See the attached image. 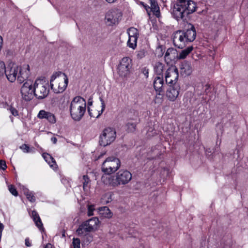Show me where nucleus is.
Segmentation results:
<instances>
[{
  "label": "nucleus",
  "instance_id": "32",
  "mask_svg": "<svg viewBox=\"0 0 248 248\" xmlns=\"http://www.w3.org/2000/svg\"><path fill=\"white\" fill-rule=\"evenodd\" d=\"M25 195L27 198L31 202H34L35 201V198L32 192L27 190L25 192Z\"/></svg>",
  "mask_w": 248,
  "mask_h": 248
},
{
  "label": "nucleus",
  "instance_id": "13",
  "mask_svg": "<svg viewBox=\"0 0 248 248\" xmlns=\"http://www.w3.org/2000/svg\"><path fill=\"white\" fill-rule=\"evenodd\" d=\"M122 16L121 12L118 9H111L108 11L106 14V23L109 26L116 24L121 19Z\"/></svg>",
  "mask_w": 248,
  "mask_h": 248
},
{
  "label": "nucleus",
  "instance_id": "11",
  "mask_svg": "<svg viewBox=\"0 0 248 248\" xmlns=\"http://www.w3.org/2000/svg\"><path fill=\"white\" fill-rule=\"evenodd\" d=\"M132 66V60L128 57L123 58L117 67V73L122 78L127 77Z\"/></svg>",
  "mask_w": 248,
  "mask_h": 248
},
{
  "label": "nucleus",
  "instance_id": "4",
  "mask_svg": "<svg viewBox=\"0 0 248 248\" xmlns=\"http://www.w3.org/2000/svg\"><path fill=\"white\" fill-rule=\"evenodd\" d=\"M85 100L79 96L75 97L72 100L70 106V112L72 119L77 121H80L86 111Z\"/></svg>",
  "mask_w": 248,
  "mask_h": 248
},
{
  "label": "nucleus",
  "instance_id": "51",
  "mask_svg": "<svg viewBox=\"0 0 248 248\" xmlns=\"http://www.w3.org/2000/svg\"><path fill=\"white\" fill-rule=\"evenodd\" d=\"M103 155V154L101 155H99L98 156V158H100L101 157V156H102Z\"/></svg>",
  "mask_w": 248,
  "mask_h": 248
},
{
  "label": "nucleus",
  "instance_id": "6",
  "mask_svg": "<svg viewBox=\"0 0 248 248\" xmlns=\"http://www.w3.org/2000/svg\"><path fill=\"white\" fill-rule=\"evenodd\" d=\"M99 221L97 217H92L79 225L76 232L80 236H84L90 232L96 230L99 226Z\"/></svg>",
  "mask_w": 248,
  "mask_h": 248
},
{
  "label": "nucleus",
  "instance_id": "3",
  "mask_svg": "<svg viewBox=\"0 0 248 248\" xmlns=\"http://www.w3.org/2000/svg\"><path fill=\"white\" fill-rule=\"evenodd\" d=\"M131 179L132 174L129 171L121 170L113 176H102L101 181L107 186L116 187L128 184Z\"/></svg>",
  "mask_w": 248,
  "mask_h": 248
},
{
  "label": "nucleus",
  "instance_id": "26",
  "mask_svg": "<svg viewBox=\"0 0 248 248\" xmlns=\"http://www.w3.org/2000/svg\"><path fill=\"white\" fill-rule=\"evenodd\" d=\"M42 156L50 167L54 168L56 166V162L55 159L49 154L47 153H43Z\"/></svg>",
  "mask_w": 248,
  "mask_h": 248
},
{
  "label": "nucleus",
  "instance_id": "25",
  "mask_svg": "<svg viewBox=\"0 0 248 248\" xmlns=\"http://www.w3.org/2000/svg\"><path fill=\"white\" fill-rule=\"evenodd\" d=\"M98 212L99 215L104 217L110 218L112 216V212H111L107 206L99 208L98 209Z\"/></svg>",
  "mask_w": 248,
  "mask_h": 248
},
{
  "label": "nucleus",
  "instance_id": "44",
  "mask_svg": "<svg viewBox=\"0 0 248 248\" xmlns=\"http://www.w3.org/2000/svg\"><path fill=\"white\" fill-rule=\"evenodd\" d=\"M141 4L143 6V7L146 9V10L147 12H149L150 11V7L149 5H148L146 4H144V3L143 2H141Z\"/></svg>",
  "mask_w": 248,
  "mask_h": 248
},
{
  "label": "nucleus",
  "instance_id": "8",
  "mask_svg": "<svg viewBox=\"0 0 248 248\" xmlns=\"http://www.w3.org/2000/svg\"><path fill=\"white\" fill-rule=\"evenodd\" d=\"M116 132L113 128H105L99 136V143L101 146L105 147L110 145L115 140Z\"/></svg>",
  "mask_w": 248,
  "mask_h": 248
},
{
  "label": "nucleus",
  "instance_id": "23",
  "mask_svg": "<svg viewBox=\"0 0 248 248\" xmlns=\"http://www.w3.org/2000/svg\"><path fill=\"white\" fill-rule=\"evenodd\" d=\"M154 69L157 75L162 77L163 73L165 70V65L160 62H156L154 65Z\"/></svg>",
  "mask_w": 248,
  "mask_h": 248
},
{
  "label": "nucleus",
  "instance_id": "28",
  "mask_svg": "<svg viewBox=\"0 0 248 248\" xmlns=\"http://www.w3.org/2000/svg\"><path fill=\"white\" fill-rule=\"evenodd\" d=\"M127 33L128 34L129 38H138L139 36V33L138 30L134 27L129 28L127 30Z\"/></svg>",
  "mask_w": 248,
  "mask_h": 248
},
{
  "label": "nucleus",
  "instance_id": "17",
  "mask_svg": "<svg viewBox=\"0 0 248 248\" xmlns=\"http://www.w3.org/2000/svg\"><path fill=\"white\" fill-rule=\"evenodd\" d=\"M37 117L41 119H45L51 124H54L56 121V118L53 114L44 110L39 111Z\"/></svg>",
  "mask_w": 248,
  "mask_h": 248
},
{
  "label": "nucleus",
  "instance_id": "19",
  "mask_svg": "<svg viewBox=\"0 0 248 248\" xmlns=\"http://www.w3.org/2000/svg\"><path fill=\"white\" fill-rule=\"evenodd\" d=\"M177 55V51L173 48H169L167 49L165 55V60L167 63H170L172 61L175 60Z\"/></svg>",
  "mask_w": 248,
  "mask_h": 248
},
{
  "label": "nucleus",
  "instance_id": "1",
  "mask_svg": "<svg viewBox=\"0 0 248 248\" xmlns=\"http://www.w3.org/2000/svg\"><path fill=\"white\" fill-rule=\"evenodd\" d=\"M7 79L11 82L17 81L21 84L28 79L30 75V66L28 64L18 66L16 64L9 65L5 68L4 72Z\"/></svg>",
  "mask_w": 248,
  "mask_h": 248
},
{
  "label": "nucleus",
  "instance_id": "45",
  "mask_svg": "<svg viewBox=\"0 0 248 248\" xmlns=\"http://www.w3.org/2000/svg\"><path fill=\"white\" fill-rule=\"evenodd\" d=\"M25 245L27 246V247H31V243L30 242V239L29 238H26L25 239Z\"/></svg>",
  "mask_w": 248,
  "mask_h": 248
},
{
  "label": "nucleus",
  "instance_id": "27",
  "mask_svg": "<svg viewBox=\"0 0 248 248\" xmlns=\"http://www.w3.org/2000/svg\"><path fill=\"white\" fill-rule=\"evenodd\" d=\"M193 47L192 46H189L186 48L182 50L179 55H177V57L178 59H184L186 56L192 51Z\"/></svg>",
  "mask_w": 248,
  "mask_h": 248
},
{
  "label": "nucleus",
  "instance_id": "42",
  "mask_svg": "<svg viewBox=\"0 0 248 248\" xmlns=\"http://www.w3.org/2000/svg\"><path fill=\"white\" fill-rule=\"evenodd\" d=\"M150 128H149L148 129V130L147 132V134H148V136H149V137L153 136L156 134V131L155 130L152 129L150 131Z\"/></svg>",
  "mask_w": 248,
  "mask_h": 248
},
{
  "label": "nucleus",
  "instance_id": "36",
  "mask_svg": "<svg viewBox=\"0 0 248 248\" xmlns=\"http://www.w3.org/2000/svg\"><path fill=\"white\" fill-rule=\"evenodd\" d=\"M137 57L138 59H141L144 58L145 56V51L144 49H141L137 51Z\"/></svg>",
  "mask_w": 248,
  "mask_h": 248
},
{
  "label": "nucleus",
  "instance_id": "14",
  "mask_svg": "<svg viewBox=\"0 0 248 248\" xmlns=\"http://www.w3.org/2000/svg\"><path fill=\"white\" fill-rule=\"evenodd\" d=\"M179 74L177 68L175 66L169 67L165 74L166 82L168 84H173L177 83Z\"/></svg>",
  "mask_w": 248,
  "mask_h": 248
},
{
  "label": "nucleus",
  "instance_id": "38",
  "mask_svg": "<svg viewBox=\"0 0 248 248\" xmlns=\"http://www.w3.org/2000/svg\"><path fill=\"white\" fill-rule=\"evenodd\" d=\"M5 72V65L3 62L0 61V76H2Z\"/></svg>",
  "mask_w": 248,
  "mask_h": 248
},
{
  "label": "nucleus",
  "instance_id": "2",
  "mask_svg": "<svg viewBox=\"0 0 248 248\" xmlns=\"http://www.w3.org/2000/svg\"><path fill=\"white\" fill-rule=\"evenodd\" d=\"M196 36V32L194 26L189 25V28L186 31H177L173 33V43L178 48H184L187 44L193 41Z\"/></svg>",
  "mask_w": 248,
  "mask_h": 248
},
{
  "label": "nucleus",
  "instance_id": "15",
  "mask_svg": "<svg viewBox=\"0 0 248 248\" xmlns=\"http://www.w3.org/2000/svg\"><path fill=\"white\" fill-rule=\"evenodd\" d=\"M164 80L162 77L157 76L155 78L154 81V87L155 90L158 92V96H156L155 102L160 103L162 101V94L161 93L163 90Z\"/></svg>",
  "mask_w": 248,
  "mask_h": 248
},
{
  "label": "nucleus",
  "instance_id": "21",
  "mask_svg": "<svg viewBox=\"0 0 248 248\" xmlns=\"http://www.w3.org/2000/svg\"><path fill=\"white\" fill-rule=\"evenodd\" d=\"M181 72L186 76L190 75L193 70L191 64L187 62L184 61L181 65Z\"/></svg>",
  "mask_w": 248,
  "mask_h": 248
},
{
  "label": "nucleus",
  "instance_id": "41",
  "mask_svg": "<svg viewBox=\"0 0 248 248\" xmlns=\"http://www.w3.org/2000/svg\"><path fill=\"white\" fill-rule=\"evenodd\" d=\"M10 112L14 115V116H16L18 115L17 110L13 107H11L10 108Z\"/></svg>",
  "mask_w": 248,
  "mask_h": 248
},
{
  "label": "nucleus",
  "instance_id": "22",
  "mask_svg": "<svg viewBox=\"0 0 248 248\" xmlns=\"http://www.w3.org/2000/svg\"><path fill=\"white\" fill-rule=\"evenodd\" d=\"M31 217L38 229L40 230H43V223L38 213L36 211L33 210L31 212Z\"/></svg>",
  "mask_w": 248,
  "mask_h": 248
},
{
  "label": "nucleus",
  "instance_id": "40",
  "mask_svg": "<svg viewBox=\"0 0 248 248\" xmlns=\"http://www.w3.org/2000/svg\"><path fill=\"white\" fill-rule=\"evenodd\" d=\"M7 168L6 162L4 160H0V169L4 170Z\"/></svg>",
  "mask_w": 248,
  "mask_h": 248
},
{
  "label": "nucleus",
  "instance_id": "18",
  "mask_svg": "<svg viewBox=\"0 0 248 248\" xmlns=\"http://www.w3.org/2000/svg\"><path fill=\"white\" fill-rule=\"evenodd\" d=\"M183 6H184L185 12L186 13L187 16L196 11V4L193 0H183Z\"/></svg>",
  "mask_w": 248,
  "mask_h": 248
},
{
  "label": "nucleus",
  "instance_id": "34",
  "mask_svg": "<svg viewBox=\"0 0 248 248\" xmlns=\"http://www.w3.org/2000/svg\"><path fill=\"white\" fill-rule=\"evenodd\" d=\"M20 149H21L24 153H31L32 151V150L30 149L29 145L26 144H23L20 146Z\"/></svg>",
  "mask_w": 248,
  "mask_h": 248
},
{
  "label": "nucleus",
  "instance_id": "24",
  "mask_svg": "<svg viewBox=\"0 0 248 248\" xmlns=\"http://www.w3.org/2000/svg\"><path fill=\"white\" fill-rule=\"evenodd\" d=\"M151 4L150 11L153 12L154 14L156 16H160V10L157 2L155 0H149Z\"/></svg>",
  "mask_w": 248,
  "mask_h": 248
},
{
  "label": "nucleus",
  "instance_id": "39",
  "mask_svg": "<svg viewBox=\"0 0 248 248\" xmlns=\"http://www.w3.org/2000/svg\"><path fill=\"white\" fill-rule=\"evenodd\" d=\"M9 190L11 193L15 196H17L18 195V192L14 186L12 185L10 186H9Z\"/></svg>",
  "mask_w": 248,
  "mask_h": 248
},
{
  "label": "nucleus",
  "instance_id": "10",
  "mask_svg": "<svg viewBox=\"0 0 248 248\" xmlns=\"http://www.w3.org/2000/svg\"><path fill=\"white\" fill-rule=\"evenodd\" d=\"M183 0H177V2L174 4L171 9V14L172 16L178 21L186 20L187 15L185 12L184 6H183Z\"/></svg>",
  "mask_w": 248,
  "mask_h": 248
},
{
  "label": "nucleus",
  "instance_id": "20",
  "mask_svg": "<svg viewBox=\"0 0 248 248\" xmlns=\"http://www.w3.org/2000/svg\"><path fill=\"white\" fill-rule=\"evenodd\" d=\"M100 100L101 103L102 107L101 110L100 111H96V110H94V112H92L93 110L91 109V108L89 107L88 108V111L91 117L97 118L101 115L104 110L105 108V104L104 101L101 97H100Z\"/></svg>",
  "mask_w": 248,
  "mask_h": 248
},
{
  "label": "nucleus",
  "instance_id": "29",
  "mask_svg": "<svg viewBox=\"0 0 248 248\" xmlns=\"http://www.w3.org/2000/svg\"><path fill=\"white\" fill-rule=\"evenodd\" d=\"M52 103L55 105H60L62 104L64 102V97L62 95H59L54 97L52 99Z\"/></svg>",
  "mask_w": 248,
  "mask_h": 248
},
{
  "label": "nucleus",
  "instance_id": "35",
  "mask_svg": "<svg viewBox=\"0 0 248 248\" xmlns=\"http://www.w3.org/2000/svg\"><path fill=\"white\" fill-rule=\"evenodd\" d=\"M72 244L74 248H80V241L79 239L73 238Z\"/></svg>",
  "mask_w": 248,
  "mask_h": 248
},
{
  "label": "nucleus",
  "instance_id": "30",
  "mask_svg": "<svg viewBox=\"0 0 248 248\" xmlns=\"http://www.w3.org/2000/svg\"><path fill=\"white\" fill-rule=\"evenodd\" d=\"M138 38H129L127 41V46L130 48L135 49L137 46V40Z\"/></svg>",
  "mask_w": 248,
  "mask_h": 248
},
{
  "label": "nucleus",
  "instance_id": "9",
  "mask_svg": "<svg viewBox=\"0 0 248 248\" xmlns=\"http://www.w3.org/2000/svg\"><path fill=\"white\" fill-rule=\"evenodd\" d=\"M35 96L38 99H43L47 96L49 93L48 84L42 79L36 80L33 84Z\"/></svg>",
  "mask_w": 248,
  "mask_h": 248
},
{
  "label": "nucleus",
  "instance_id": "49",
  "mask_svg": "<svg viewBox=\"0 0 248 248\" xmlns=\"http://www.w3.org/2000/svg\"><path fill=\"white\" fill-rule=\"evenodd\" d=\"M45 248H53L52 246L50 244H47L46 247Z\"/></svg>",
  "mask_w": 248,
  "mask_h": 248
},
{
  "label": "nucleus",
  "instance_id": "43",
  "mask_svg": "<svg viewBox=\"0 0 248 248\" xmlns=\"http://www.w3.org/2000/svg\"><path fill=\"white\" fill-rule=\"evenodd\" d=\"M142 73L145 75L146 78L148 77L149 69L144 67L141 69Z\"/></svg>",
  "mask_w": 248,
  "mask_h": 248
},
{
  "label": "nucleus",
  "instance_id": "33",
  "mask_svg": "<svg viewBox=\"0 0 248 248\" xmlns=\"http://www.w3.org/2000/svg\"><path fill=\"white\" fill-rule=\"evenodd\" d=\"M83 188L84 190H85L89 187V183L90 182L89 178L87 175H84L83 176Z\"/></svg>",
  "mask_w": 248,
  "mask_h": 248
},
{
  "label": "nucleus",
  "instance_id": "46",
  "mask_svg": "<svg viewBox=\"0 0 248 248\" xmlns=\"http://www.w3.org/2000/svg\"><path fill=\"white\" fill-rule=\"evenodd\" d=\"M93 105V100H92V98H90L88 100V108L89 107L90 108V106H91L92 105Z\"/></svg>",
  "mask_w": 248,
  "mask_h": 248
},
{
  "label": "nucleus",
  "instance_id": "7",
  "mask_svg": "<svg viewBox=\"0 0 248 248\" xmlns=\"http://www.w3.org/2000/svg\"><path fill=\"white\" fill-rule=\"evenodd\" d=\"M121 166V161L118 158L108 157L102 165V171L106 174H110L117 171Z\"/></svg>",
  "mask_w": 248,
  "mask_h": 248
},
{
  "label": "nucleus",
  "instance_id": "52",
  "mask_svg": "<svg viewBox=\"0 0 248 248\" xmlns=\"http://www.w3.org/2000/svg\"><path fill=\"white\" fill-rule=\"evenodd\" d=\"M218 17H221H221H222V16H221V15H219V16H218Z\"/></svg>",
  "mask_w": 248,
  "mask_h": 248
},
{
  "label": "nucleus",
  "instance_id": "31",
  "mask_svg": "<svg viewBox=\"0 0 248 248\" xmlns=\"http://www.w3.org/2000/svg\"><path fill=\"white\" fill-rule=\"evenodd\" d=\"M126 130L129 132H133L136 130V123L134 122H128L126 125Z\"/></svg>",
  "mask_w": 248,
  "mask_h": 248
},
{
  "label": "nucleus",
  "instance_id": "12",
  "mask_svg": "<svg viewBox=\"0 0 248 248\" xmlns=\"http://www.w3.org/2000/svg\"><path fill=\"white\" fill-rule=\"evenodd\" d=\"M32 85V81L29 80L24 83L21 88L22 97L25 101H30L35 96Z\"/></svg>",
  "mask_w": 248,
  "mask_h": 248
},
{
  "label": "nucleus",
  "instance_id": "16",
  "mask_svg": "<svg viewBox=\"0 0 248 248\" xmlns=\"http://www.w3.org/2000/svg\"><path fill=\"white\" fill-rule=\"evenodd\" d=\"M169 85L166 92V96L170 101H173L179 95L180 87L178 83Z\"/></svg>",
  "mask_w": 248,
  "mask_h": 248
},
{
  "label": "nucleus",
  "instance_id": "5",
  "mask_svg": "<svg viewBox=\"0 0 248 248\" xmlns=\"http://www.w3.org/2000/svg\"><path fill=\"white\" fill-rule=\"evenodd\" d=\"M68 79L65 74L61 72L54 74L50 80L51 89L56 93H62L66 89Z\"/></svg>",
  "mask_w": 248,
  "mask_h": 248
},
{
  "label": "nucleus",
  "instance_id": "47",
  "mask_svg": "<svg viewBox=\"0 0 248 248\" xmlns=\"http://www.w3.org/2000/svg\"><path fill=\"white\" fill-rule=\"evenodd\" d=\"M51 140L54 144H56L57 141V139L55 137H52L51 139Z\"/></svg>",
  "mask_w": 248,
  "mask_h": 248
},
{
  "label": "nucleus",
  "instance_id": "50",
  "mask_svg": "<svg viewBox=\"0 0 248 248\" xmlns=\"http://www.w3.org/2000/svg\"><path fill=\"white\" fill-rule=\"evenodd\" d=\"M206 89H207L209 87V85H207L206 86Z\"/></svg>",
  "mask_w": 248,
  "mask_h": 248
},
{
  "label": "nucleus",
  "instance_id": "48",
  "mask_svg": "<svg viewBox=\"0 0 248 248\" xmlns=\"http://www.w3.org/2000/svg\"><path fill=\"white\" fill-rule=\"evenodd\" d=\"M108 3H112L115 2L117 0H106Z\"/></svg>",
  "mask_w": 248,
  "mask_h": 248
},
{
  "label": "nucleus",
  "instance_id": "37",
  "mask_svg": "<svg viewBox=\"0 0 248 248\" xmlns=\"http://www.w3.org/2000/svg\"><path fill=\"white\" fill-rule=\"evenodd\" d=\"M94 210V205H88V212L87 215L88 216H92L93 215V211Z\"/></svg>",
  "mask_w": 248,
  "mask_h": 248
}]
</instances>
